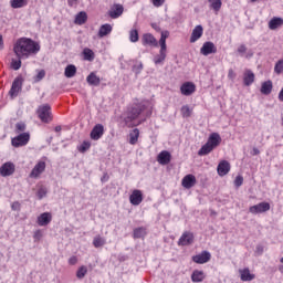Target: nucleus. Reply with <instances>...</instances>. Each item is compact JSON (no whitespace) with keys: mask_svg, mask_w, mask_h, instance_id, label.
<instances>
[{"mask_svg":"<svg viewBox=\"0 0 283 283\" xmlns=\"http://www.w3.org/2000/svg\"><path fill=\"white\" fill-rule=\"evenodd\" d=\"M40 51L41 45L29 38H21L13 45L17 59H30L32 54H38Z\"/></svg>","mask_w":283,"mask_h":283,"instance_id":"1","label":"nucleus"},{"mask_svg":"<svg viewBox=\"0 0 283 283\" xmlns=\"http://www.w3.org/2000/svg\"><path fill=\"white\" fill-rule=\"evenodd\" d=\"M143 112H145V105L134 104L126 112V116L124 118L125 125H127L128 127H132V125H134L132 123H134V120H136V118H138L140 114H143Z\"/></svg>","mask_w":283,"mask_h":283,"instance_id":"2","label":"nucleus"},{"mask_svg":"<svg viewBox=\"0 0 283 283\" xmlns=\"http://www.w3.org/2000/svg\"><path fill=\"white\" fill-rule=\"evenodd\" d=\"M51 109L49 104H44L38 107V116L42 120V123H50L52 120L51 116Z\"/></svg>","mask_w":283,"mask_h":283,"instance_id":"3","label":"nucleus"},{"mask_svg":"<svg viewBox=\"0 0 283 283\" xmlns=\"http://www.w3.org/2000/svg\"><path fill=\"white\" fill-rule=\"evenodd\" d=\"M22 87H23V77L22 76L15 77L9 91V95L11 96V98H17Z\"/></svg>","mask_w":283,"mask_h":283,"instance_id":"4","label":"nucleus"},{"mask_svg":"<svg viewBox=\"0 0 283 283\" xmlns=\"http://www.w3.org/2000/svg\"><path fill=\"white\" fill-rule=\"evenodd\" d=\"M28 143H30V133H21L11 139V145L13 147H25Z\"/></svg>","mask_w":283,"mask_h":283,"instance_id":"5","label":"nucleus"},{"mask_svg":"<svg viewBox=\"0 0 283 283\" xmlns=\"http://www.w3.org/2000/svg\"><path fill=\"white\" fill-rule=\"evenodd\" d=\"M270 210H271V203L266 201L260 202L249 208L250 213H253V216H258V213H266V211H270Z\"/></svg>","mask_w":283,"mask_h":283,"instance_id":"6","label":"nucleus"},{"mask_svg":"<svg viewBox=\"0 0 283 283\" xmlns=\"http://www.w3.org/2000/svg\"><path fill=\"white\" fill-rule=\"evenodd\" d=\"M103 134H105V126H103V124H96L91 130V139L101 140V138H103Z\"/></svg>","mask_w":283,"mask_h":283,"instance_id":"7","label":"nucleus"},{"mask_svg":"<svg viewBox=\"0 0 283 283\" xmlns=\"http://www.w3.org/2000/svg\"><path fill=\"white\" fill-rule=\"evenodd\" d=\"M211 260V253L209 251H202L200 254L192 256V262L196 264H207Z\"/></svg>","mask_w":283,"mask_h":283,"instance_id":"8","label":"nucleus"},{"mask_svg":"<svg viewBox=\"0 0 283 283\" xmlns=\"http://www.w3.org/2000/svg\"><path fill=\"white\" fill-rule=\"evenodd\" d=\"M200 52L201 54H203V56H209V54H216V52H218V48H216V44L213 42L208 41L203 43Z\"/></svg>","mask_w":283,"mask_h":283,"instance_id":"9","label":"nucleus"},{"mask_svg":"<svg viewBox=\"0 0 283 283\" xmlns=\"http://www.w3.org/2000/svg\"><path fill=\"white\" fill-rule=\"evenodd\" d=\"M14 171H15V167L11 161H7L0 167V176H2L3 178H7L8 176H12Z\"/></svg>","mask_w":283,"mask_h":283,"instance_id":"10","label":"nucleus"},{"mask_svg":"<svg viewBox=\"0 0 283 283\" xmlns=\"http://www.w3.org/2000/svg\"><path fill=\"white\" fill-rule=\"evenodd\" d=\"M123 12H125V8L123 7V4L115 3L111 7L108 15L111 17V19H118V17L123 15Z\"/></svg>","mask_w":283,"mask_h":283,"instance_id":"11","label":"nucleus"},{"mask_svg":"<svg viewBox=\"0 0 283 283\" xmlns=\"http://www.w3.org/2000/svg\"><path fill=\"white\" fill-rule=\"evenodd\" d=\"M189 244H193V233L184 232L178 241L179 247H189Z\"/></svg>","mask_w":283,"mask_h":283,"instance_id":"12","label":"nucleus"},{"mask_svg":"<svg viewBox=\"0 0 283 283\" xmlns=\"http://www.w3.org/2000/svg\"><path fill=\"white\" fill-rule=\"evenodd\" d=\"M180 92L184 96H191L196 92V84L193 82H186L181 85Z\"/></svg>","mask_w":283,"mask_h":283,"instance_id":"13","label":"nucleus"},{"mask_svg":"<svg viewBox=\"0 0 283 283\" xmlns=\"http://www.w3.org/2000/svg\"><path fill=\"white\" fill-rule=\"evenodd\" d=\"M143 45H150V48H158V41L151 33H145L142 38Z\"/></svg>","mask_w":283,"mask_h":283,"instance_id":"14","label":"nucleus"},{"mask_svg":"<svg viewBox=\"0 0 283 283\" xmlns=\"http://www.w3.org/2000/svg\"><path fill=\"white\" fill-rule=\"evenodd\" d=\"M52 222V213L43 212L38 217L39 227H48Z\"/></svg>","mask_w":283,"mask_h":283,"instance_id":"15","label":"nucleus"},{"mask_svg":"<svg viewBox=\"0 0 283 283\" xmlns=\"http://www.w3.org/2000/svg\"><path fill=\"white\" fill-rule=\"evenodd\" d=\"M129 202L134 207H138L140 202H143V191L140 190H134L132 195L129 196Z\"/></svg>","mask_w":283,"mask_h":283,"instance_id":"16","label":"nucleus"},{"mask_svg":"<svg viewBox=\"0 0 283 283\" xmlns=\"http://www.w3.org/2000/svg\"><path fill=\"white\" fill-rule=\"evenodd\" d=\"M157 163L159 165H169L171 163V153L163 150L157 156Z\"/></svg>","mask_w":283,"mask_h":283,"instance_id":"17","label":"nucleus"},{"mask_svg":"<svg viewBox=\"0 0 283 283\" xmlns=\"http://www.w3.org/2000/svg\"><path fill=\"white\" fill-rule=\"evenodd\" d=\"M217 171L219 176H227V174H229V171H231V164H229V161L227 160H222L221 163H219L218 167H217Z\"/></svg>","mask_w":283,"mask_h":283,"instance_id":"18","label":"nucleus"},{"mask_svg":"<svg viewBox=\"0 0 283 283\" xmlns=\"http://www.w3.org/2000/svg\"><path fill=\"white\" fill-rule=\"evenodd\" d=\"M45 171V161H39L30 174V178H39L40 174Z\"/></svg>","mask_w":283,"mask_h":283,"instance_id":"19","label":"nucleus"},{"mask_svg":"<svg viewBox=\"0 0 283 283\" xmlns=\"http://www.w3.org/2000/svg\"><path fill=\"white\" fill-rule=\"evenodd\" d=\"M203 32H205V29L202 28V25L198 24L197 27H195L190 36V43H196V41L201 39Z\"/></svg>","mask_w":283,"mask_h":283,"instance_id":"20","label":"nucleus"},{"mask_svg":"<svg viewBox=\"0 0 283 283\" xmlns=\"http://www.w3.org/2000/svg\"><path fill=\"white\" fill-rule=\"evenodd\" d=\"M181 185L185 189H191V187H196V176L186 175L182 178Z\"/></svg>","mask_w":283,"mask_h":283,"instance_id":"21","label":"nucleus"},{"mask_svg":"<svg viewBox=\"0 0 283 283\" xmlns=\"http://www.w3.org/2000/svg\"><path fill=\"white\" fill-rule=\"evenodd\" d=\"M222 143V137H220V134L218 133H212L209 138L207 144L212 147V149H216Z\"/></svg>","mask_w":283,"mask_h":283,"instance_id":"22","label":"nucleus"},{"mask_svg":"<svg viewBox=\"0 0 283 283\" xmlns=\"http://www.w3.org/2000/svg\"><path fill=\"white\" fill-rule=\"evenodd\" d=\"M86 82L88 85H93V87H98V85H101V77H98L96 73L92 72L86 77Z\"/></svg>","mask_w":283,"mask_h":283,"instance_id":"23","label":"nucleus"},{"mask_svg":"<svg viewBox=\"0 0 283 283\" xmlns=\"http://www.w3.org/2000/svg\"><path fill=\"white\" fill-rule=\"evenodd\" d=\"M271 92H273V82H271V80L263 82L261 85V94L269 96Z\"/></svg>","mask_w":283,"mask_h":283,"instance_id":"24","label":"nucleus"},{"mask_svg":"<svg viewBox=\"0 0 283 283\" xmlns=\"http://www.w3.org/2000/svg\"><path fill=\"white\" fill-rule=\"evenodd\" d=\"M240 275L242 282H251L252 280H255V274H251L249 269L240 270Z\"/></svg>","mask_w":283,"mask_h":283,"instance_id":"25","label":"nucleus"},{"mask_svg":"<svg viewBox=\"0 0 283 283\" xmlns=\"http://www.w3.org/2000/svg\"><path fill=\"white\" fill-rule=\"evenodd\" d=\"M283 25V19L274 17L269 22V29L270 30H277V28H282Z\"/></svg>","mask_w":283,"mask_h":283,"instance_id":"26","label":"nucleus"},{"mask_svg":"<svg viewBox=\"0 0 283 283\" xmlns=\"http://www.w3.org/2000/svg\"><path fill=\"white\" fill-rule=\"evenodd\" d=\"M87 21V13L85 11H81L76 14L74 23L76 25H83Z\"/></svg>","mask_w":283,"mask_h":283,"instance_id":"27","label":"nucleus"},{"mask_svg":"<svg viewBox=\"0 0 283 283\" xmlns=\"http://www.w3.org/2000/svg\"><path fill=\"white\" fill-rule=\"evenodd\" d=\"M167 59V50L160 49L159 54L154 57L155 65H160Z\"/></svg>","mask_w":283,"mask_h":283,"instance_id":"28","label":"nucleus"},{"mask_svg":"<svg viewBox=\"0 0 283 283\" xmlns=\"http://www.w3.org/2000/svg\"><path fill=\"white\" fill-rule=\"evenodd\" d=\"M205 280V272L195 270L191 274V281L195 283L202 282Z\"/></svg>","mask_w":283,"mask_h":283,"instance_id":"29","label":"nucleus"},{"mask_svg":"<svg viewBox=\"0 0 283 283\" xmlns=\"http://www.w3.org/2000/svg\"><path fill=\"white\" fill-rule=\"evenodd\" d=\"M64 75L66 78H73V76H76V66L73 64H69L65 67Z\"/></svg>","mask_w":283,"mask_h":283,"instance_id":"30","label":"nucleus"},{"mask_svg":"<svg viewBox=\"0 0 283 283\" xmlns=\"http://www.w3.org/2000/svg\"><path fill=\"white\" fill-rule=\"evenodd\" d=\"M255 81V74L253 72L248 71L243 77V83L249 87V85H252V83Z\"/></svg>","mask_w":283,"mask_h":283,"instance_id":"31","label":"nucleus"},{"mask_svg":"<svg viewBox=\"0 0 283 283\" xmlns=\"http://www.w3.org/2000/svg\"><path fill=\"white\" fill-rule=\"evenodd\" d=\"M112 32V24H103L101 28H99V31H98V36H101L103 39V36H107V34H109Z\"/></svg>","mask_w":283,"mask_h":283,"instance_id":"32","label":"nucleus"},{"mask_svg":"<svg viewBox=\"0 0 283 283\" xmlns=\"http://www.w3.org/2000/svg\"><path fill=\"white\" fill-rule=\"evenodd\" d=\"M10 6L14 10H17L19 8H25V6H28V0H11Z\"/></svg>","mask_w":283,"mask_h":283,"instance_id":"33","label":"nucleus"},{"mask_svg":"<svg viewBox=\"0 0 283 283\" xmlns=\"http://www.w3.org/2000/svg\"><path fill=\"white\" fill-rule=\"evenodd\" d=\"M106 242L107 241L105 240V238H103L101 235H96L93 239V245L95 247V249H101V247H105Z\"/></svg>","mask_w":283,"mask_h":283,"instance_id":"34","label":"nucleus"},{"mask_svg":"<svg viewBox=\"0 0 283 283\" xmlns=\"http://www.w3.org/2000/svg\"><path fill=\"white\" fill-rule=\"evenodd\" d=\"M213 147H211L208 143H206L199 150L198 156H208V154H211Z\"/></svg>","mask_w":283,"mask_h":283,"instance_id":"35","label":"nucleus"},{"mask_svg":"<svg viewBox=\"0 0 283 283\" xmlns=\"http://www.w3.org/2000/svg\"><path fill=\"white\" fill-rule=\"evenodd\" d=\"M138 136H140V130H138V128L133 129V132L129 134L130 145H136V143H138Z\"/></svg>","mask_w":283,"mask_h":283,"instance_id":"36","label":"nucleus"},{"mask_svg":"<svg viewBox=\"0 0 283 283\" xmlns=\"http://www.w3.org/2000/svg\"><path fill=\"white\" fill-rule=\"evenodd\" d=\"M210 3V8L214 10V12H220V8H222V0H208Z\"/></svg>","mask_w":283,"mask_h":283,"instance_id":"37","label":"nucleus"},{"mask_svg":"<svg viewBox=\"0 0 283 283\" xmlns=\"http://www.w3.org/2000/svg\"><path fill=\"white\" fill-rule=\"evenodd\" d=\"M85 275H87V266L82 265L76 271V279L77 280H83V277H85Z\"/></svg>","mask_w":283,"mask_h":283,"instance_id":"38","label":"nucleus"},{"mask_svg":"<svg viewBox=\"0 0 283 283\" xmlns=\"http://www.w3.org/2000/svg\"><path fill=\"white\" fill-rule=\"evenodd\" d=\"M83 54L84 61H94V51H92V49H84Z\"/></svg>","mask_w":283,"mask_h":283,"instance_id":"39","label":"nucleus"},{"mask_svg":"<svg viewBox=\"0 0 283 283\" xmlns=\"http://www.w3.org/2000/svg\"><path fill=\"white\" fill-rule=\"evenodd\" d=\"M145 235H147V231L145 230V228H137L134 230L135 239L145 238Z\"/></svg>","mask_w":283,"mask_h":283,"instance_id":"40","label":"nucleus"},{"mask_svg":"<svg viewBox=\"0 0 283 283\" xmlns=\"http://www.w3.org/2000/svg\"><path fill=\"white\" fill-rule=\"evenodd\" d=\"M18 60L12 59L11 60V69L14 70L15 72L21 70V65H22V60L20 57H17Z\"/></svg>","mask_w":283,"mask_h":283,"instance_id":"41","label":"nucleus"},{"mask_svg":"<svg viewBox=\"0 0 283 283\" xmlns=\"http://www.w3.org/2000/svg\"><path fill=\"white\" fill-rule=\"evenodd\" d=\"M138 39H139L138 30H136V29L130 30V32H129V41L132 43H138Z\"/></svg>","mask_w":283,"mask_h":283,"instance_id":"42","label":"nucleus"},{"mask_svg":"<svg viewBox=\"0 0 283 283\" xmlns=\"http://www.w3.org/2000/svg\"><path fill=\"white\" fill-rule=\"evenodd\" d=\"M181 116L184 118H189L191 116V108H189V105H184L181 107Z\"/></svg>","mask_w":283,"mask_h":283,"instance_id":"43","label":"nucleus"},{"mask_svg":"<svg viewBox=\"0 0 283 283\" xmlns=\"http://www.w3.org/2000/svg\"><path fill=\"white\" fill-rule=\"evenodd\" d=\"M275 74H282L283 72V60H279L274 66Z\"/></svg>","mask_w":283,"mask_h":283,"instance_id":"44","label":"nucleus"},{"mask_svg":"<svg viewBox=\"0 0 283 283\" xmlns=\"http://www.w3.org/2000/svg\"><path fill=\"white\" fill-rule=\"evenodd\" d=\"M90 147H92V143L83 142L78 148V151H81V154H85V151H87V149H90Z\"/></svg>","mask_w":283,"mask_h":283,"instance_id":"45","label":"nucleus"},{"mask_svg":"<svg viewBox=\"0 0 283 283\" xmlns=\"http://www.w3.org/2000/svg\"><path fill=\"white\" fill-rule=\"evenodd\" d=\"M45 78V70H41L38 72L36 76L34 77V83H41Z\"/></svg>","mask_w":283,"mask_h":283,"instance_id":"46","label":"nucleus"},{"mask_svg":"<svg viewBox=\"0 0 283 283\" xmlns=\"http://www.w3.org/2000/svg\"><path fill=\"white\" fill-rule=\"evenodd\" d=\"M244 182V177H242L241 175L237 176L234 179V186L238 187H242Z\"/></svg>","mask_w":283,"mask_h":283,"instance_id":"47","label":"nucleus"},{"mask_svg":"<svg viewBox=\"0 0 283 283\" xmlns=\"http://www.w3.org/2000/svg\"><path fill=\"white\" fill-rule=\"evenodd\" d=\"M45 196H48V190L45 188H40L38 190L39 200H43V198H45Z\"/></svg>","mask_w":283,"mask_h":283,"instance_id":"48","label":"nucleus"},{"mask_svg":"<svg viewBox=\"0 0 283 283\" xmlns=\"http://www.w3.org/2000/svg\"><path fill=\"white\" fill-rule=\"evenodd\" d=\"M133 72L136 74H140L143 72V62H139L138 64H135L133 66Z\"/></svg>","mask_w":283,"mask_h":283,"instance_id":"49","label":"nucleus"},{"mask_svg":"<svg viewBox=\"0 0 283 283\" xmlns=\"http://www.w3.org/2000/svg\"><path fill=\"white\" fill-rule=\"evenodd\" d=\"M15 129L17 132H23L25 129V124L24 123L15 124Z\"/></svg>","mask_w":283,"mask_h":283,"instance_id":"50","label":"nucleus"},{"mask_svg":"<svg viewBox=\"0 0 283 283\" xmlns=\"http://www.w3.org/2000/svg\"><path fill=\"white\" fill-rule=\"evenodd\" d=\"M33 238L34 240H38V241L41 240L43 238V233L41 232V230L35 231L33 234Z\"/></svg>","mask_w":283,"mask_h":283,"instance_id":"51","label":"nucleus"},{"mask_svg":"<svg viewBox=\"0 0 283 283\" xmlns=\"http://www.w3.org/2000/svg\"><path fill=\"white\" fill-rule=\"evenodd\" d=\"M237 51H238L239 54H245V53H247V45L241 44V45L238 48Z\"/></svg>","mask_w":283,"mask_h":283,"instance_id":"52","label":"nucleus"},{"mask_svg":"<svg viewBox=\"0 0 283 283\" xmlns=\"http://www.w3.org/2000/svg\"><path fill=\"white\" fill-rule=\"evenodd\" d=\"M160 50H167V40H159Z\"/></svg>","mask_w":283,"mask_h":283,"instance_id":"53","label":"nucleus"},{"mask_svg":"<svg viewBox=\"0 0 283 283\" xmlns=\"http://www.w3.org/2000/svg\"><path fill=\"white\" fill-rule=\"evenodd\" d=\"M11 209L12 211H19V209H21V205L18 201H15L11 205Z\"/></svg>","mask_w":283,"mask_h":283,"instance_id":"54","label":"nucleus"},{"mask_svg":"<svg viewBox=\"0 0 283 283\" xmlns=\"http://www.w3.org/2000/svg\"><path fill=\"white\" fill-rule=\"evenodd\" d=\"M165 3V0H153L155 8H160Z\"/></svg>","mask_w":283,"mask_h":283,"instance_id":"55","label":"nucleus"},{"mask_svg":"<svg viewBox=\"0 0 283 283\" xmlns=\"http://www.w3.org/2000/svg\"><path fill=\"white\" fill-rule=\"evenodd\" d=\"M78 262V259L76 256H71L69 259V264H71V266H74V264H76Z\"/></svg>","mask_w":283,"mask_h":283,"instance_id":"56","label":"nucleus"},{"mask_svg":"<svg viewBox=\"0 0 283 283\" xmlns=\"http://www.w3.org/2000/svg\"><path fill=\"white\" fill-rule=\"evenodd\" d=\"M168 38H169V31H161L160 39H164V41H167Z\"/></svg>","mask_w":283,"mask_h":283,"instance_id":"57","label":"nucleus"},{"mask_svg":"<svg viewBox=\"0 0 283 283\" xmlns=\"http://www.w3.org/2000/svg\"><path fill=\"white\" fill-rule=\"evenodd\" d=\"M256 253H259V255H262L264 253V247L263 245H256Z\"/></svg>","mask_w":283,"mask_h":283,"instance_id":"58","label":"nucleus"},{"mask_svg":"<svg viewBox=\"0 0 283 283\" xmlns=\"http://www.w3.org/2000/svg\"><path fill=\"white\" fill-rule=\"evenodd\" d=\"M228 78H231V80L235 78V72H233L232 69H230L228 72Z\"/></svg>","mask_w":283,"mask_h":283,"instance_id":"59","label":"nucleus"},{"mask_svg":"<svg viewBox=\"0 0 283 283\" xmlns=\"http://www.w3.org/2000/svg\"><path fill=\"white\" fill-rule=\"evenodd\" d=\"M251 156H260V149L254 147L251 151Z\"/></svg>","mask_w":283,"mask_h":283,"instance_id":"60","label":"nucleus"},{"mask_svg":"<svg viewBox=\"0 0 283 283\" xmlns=\"http://www.w3.org/2000/svg\"><path fill=\"white\" fill-rule=\"evenodd\" d=\"M151 28H153L154 30H156V32H160V27H159L158 24L153 23V24H151Z\"/></svg>","mask_w":283,"mask_h":283,"instance_id":"61","label":"nucleus"},{"mask_svg":"<svg viewBox=\"0 0 283 283\" xmlns=\"http://www.w3.org/2000/svg\"><path fill=\"white\" fill-rule=\"evenodd\" d=\"M0 50H3V35H0Z\"/></svg>","mask_w":283,"mask_h":283,"instance_id":"62","label":"nucleus"},{"mask_svg":"<svg viewBox=\"0 0 283 283\" xmlns=\"http://www.w3.org/2000/svg\"><path fill=\"white\" fill-rule=\"evenodd\" d=\"M69 6H74L76 3V0H69Z\"/></svg>","mask_w":283,"mask_h":283,"instance_id":"63","label":"nucleus"},{"mask_svg":"<svg viewBox=\"0 0 283 283\" xmlns=\"http://www.w3.org/2000/svg\"><path fill=\"white\" fill-rule=\"evenodd\" d=\"M280 273H283V265H279Z\"/></svg>","mask_w":283,"mask_h":283,"instance_id":"64","label":"nucleus"}]
</instances>
